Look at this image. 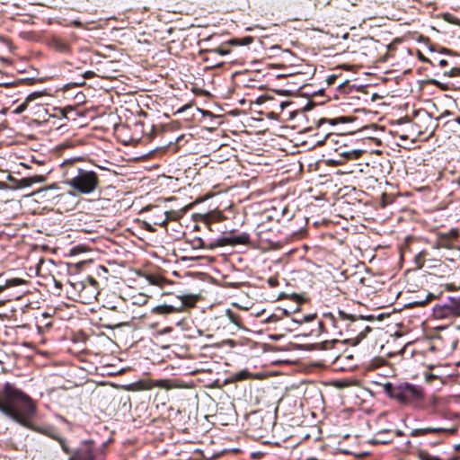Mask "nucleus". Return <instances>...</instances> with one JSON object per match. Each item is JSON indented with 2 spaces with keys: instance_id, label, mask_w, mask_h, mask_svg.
I'll list each match as a JSON object with an SVG mask.
<instances>
[{
  "instance_id": "18",
  "label": "nucleus",
  "mask_w": 460,
  "mask_h": 460,
  "mask_svg": "<svg viewBox=\"0 0 460 460\" xmlns=\"http://www.w3.org/2000/svg\"><path fill=\"white\" fill-rule=\"evenodd\" d=\"M429 251L426 249H423L420 251L418 253H416L412 259H411V264L412 266L407 270V272L411 270H418L424 267L426 264V260H428V257L429 256Z\"/></svg>"
},
{
  "instance_id": "53",
  "label": "nucleus",
  "mask_w": 460,
  "mask_h": 460,
  "mask_svg": "<svg viewBox=\"0 0 460 460\" xmlns=\"http://www.w3.org/2000/svg\"><path fill=\"white\" fill-rule=\"evenodd\" d=\"M101 269H102V270H104V271H107V269H106L105 267H103V266H102V267H101Z\"/></svg>"
},
{
  "instance_id": "41",
  "label": "nucleus",
  "mask_w": 460,
  "mask_h": 460,
  "mask_svg": "<svg viewBox=\"0 0 460 460\" xmlns=\"http://www.w3.org/2000/svg\"><path fill=\"white\" fill-rule=\"evenodd\" d=\"M411 250L409 248V246H406V247H403L401 249V260H404L405 257L407 256V253L410 252Z\"/></svg>"
},
{
  "instance_id": "25",
  "label": "nucleus",
  "mask_w": 460,
  "mask_h": 460,
  "mask_svg": "<svg viewBox=\"0 0 460 460\" xmlns=\"http://www.w3.org/2000/svg\"><path fill=\"white\" fill-rule=\"evenodd\" d=\"M436 297V294L431 292H426L423 296H417L416 299L412 301V304L416 305H424Z\"/></svg>"
},
{
  "instance_id": "20",
  "label": "nucleus",
  "mask_w": 460,
  "mask_h": 460,
  "mask_svg": "<svg viewBox=\"0 0 460 460\" xmlns=\"http://www.w3.org/2000/svg\"><path fill=\"white\" fill-rule=\"evenodd\" d=\"M448 313L460 316V296H447V301L442 304Z\"/></svg>"
},
{
  "instance_id": "13",
  "label": "nucleus",
  "mask_w": 460,
  "mask_h": 460,
  "mask_svg": "<svg viewBox=\"0 0 460 460\" xmlns=\"http://www.w3.org/2000/svg\"><path fill=\"white\" fill-rule=\"evenodd\" d=\"M288 319L286 317L280 318L276 314H271L266 318H261V323L268 325L267 330L279 331V336H283L284 332L288 329L286 327Z\"/></svg>"
},
{
  "instance_id": "4",
  "label": "nucleus",
  "mask_w": 460,
  "mask_h": 460,
  "mask_svg": "<svg viewBox=\"0 0 460 460\" xmlns=\"http://www.w3.org/2000/svg\"><path fill=\"white\" fill-rule=\"evenodd\" d=\"M57 439L66 454H72L68 460H105L103 447L96 445L93 440L83 441L75 452L72 451L69 442L62 437L49 434Z\"/></svg>"
},
{
  "instance_id": "49",
  "label": "nucleus",
  "mask_w": 460,
  "mask_h": 460,
  "mask_svg": "<svg viewBox=\"0 0 460 460\" xmlns=\"http://www.w3.org/2000/svg\"><path fill=\"white\" fill-rule=\"evenodd\" d=\"M455 121L460 125V116L455 119Z\"/></svg>"
},
{
  "instance_id": "38",
  "label": "nucleus",
  "mask_w": 460,
  "mask_h": 460,
  "mask_svg": "<svg viewBox=\"0 0 460 460\" xmlns=\"http://www.w3.org/2000/svg\"><path fill=\"white\" fill-rule=\"evenodd\" d=\"M432 61L434 62V65H432L433 66L438 65L440 67H446L448 65L446 59L440 58L438 57H435Z\"/></svg>"
},
{
  "instance_id": "10",
  "label": "nucleus",
  "mask_w": 460,
  "mask_h": 460,
  "mask_svg": "<svg viewBox=\"0 0 460 460\" xmlns=\"http://www.w3.org/2000/svg\"><path fill=\"white\" fill-rule=\"evenodd\" d=\"M459 236L460 234L457 228H451L446 233L439 232L437 234L433 248L437 250L442 248L447 250L454 249V243L458 240Z\"/></svg>"
},
{
  "instance_id": "7",
  "label": "nucleus",
  "mask_w": 460,
  "mask_h": 460,
  "mask_svg": "<svg viewBox=\"0 0 460 460\" xmlns=\"http://www.w3.org/2000/svg\"><path fill=\"white\" fill-rule=\"evenodd\" d=\"M169 300L164 305L167 312H181L185 308L193 307L201 298L199 295L194 294H179L169 295Z\"/></svg>"
},
{
  "instance_id": "52",
  "label": "nucleus",
  "mask_w": 460,
  "mask_h": 460,
  "mask_svg": "<svg viewBox=\"0 0 460 460\" xmlns=\"http://www.w3.org/2000/svg\"><path fill=\"white\" fill-rule=\"evenodd\" d=\"M146 229H147L148 231H154V229H153V228H151L150 226H147V227H146Z\"/></svg>"
},
{
  "instance_id": "3",
  "label": "nucleus",
  "mask_w": 460,
  "mask_h": 460,
  "mask_svg": "<svg viewBox=\"0 0 460 460\" xmlns=\"http://www.w3.org/2000/svg\"><path fill=\"white\" fill-rule=\"evenodd\" d=\"M385 391L390 398L402 405L416 407L424 400V390L422 387L409 383H401L399 385L387 383L385 385Z\"/></svg>"
},
{
  "instance_id": "50",
  "label": "nucleus",
  "mask_w": 460,
  "mask_h": 460,
  "mask_svg": "<svg viewBox=\"0 0 460 460\" xmlns=\"http://www.w3.org/2000/svg\"><path fill=\"white\" fill-rule=\"evenodd\" d=\"M446 288H456V287H455V286H453V285H447V287H446Z\"/></svg>"
},
{
  "instance_id": "16",
  "label": "nucleus",
  "mask_w": 460,
  "mask_h": 460,
  "mask_svg": "<svg viewBox=\"0 0 460 460\" xmlns=\"http://www.w3.org/2000/svg\"><path fill=\"white\" fill-rule=\"evenodd\" d=\"M42 94L38 92H34L31 94H29L23 102L19 104L13 111L15 114H21L27 110H33L35 106H38L39 104L33 105L32 102L39 97H40Z\"/></svg>"
},
{
  "instance_id": "34",
  "label": "nucleus",
  "mask_w": 460,
  "mask_h": 460,
  "mask_svg": "<svg viewBox=\"0 0 460 460\" xmlns=\"http://www.w3.org/2000/svg\"><path fill=\"white\" fill-rule=\"evenodd\" d=\"M444 75L450 77L460 76V67H452L450 70L445 71Z\"/></svg>"
},
{
  "instance_id": "27",
  "label": "nucleus",
  "mask_w": 460,
  "mask_h": 460,
  "mask_svg": "<svg viewBox=\"0 0 460 460\" xmlns=\"http://www.w3.org/2000/svg\"><path fill=\"white\" fill-rule=\"evenodd\" d=\"M30 283L21 278H13L6 280L5 286H1L0 288H11L14 286L20 285H29Z\"/></svg>"
},
{
  "instance_id": "42",
  "label": "nucleus",
  "mask_w": 460,
  "mask_h": 460,
  "mask_svg": "<svg viewBox=\"0 0 460 460\" xmlns=\"http://www.w3.org/2000/svg\"><path fill=\"white\" fill-rule=\"evenodd\" d=\"M268 283L270 286L271 287H275V286H279V280H278V278L277 277H270L268 280Z\"/></svg>"
},
{
  "instance_id": "55",
  "label": "nucleus",
  "mask_w": 460,
  "mask_h": 460,
  "mask_svg": "<svg viewBox=\"0 0 460 460\" xmlns=\"http://www.w3.org/2000/svg\"><path fill=\"white\" fill-rule=\"evenodd\" d=\"M56 288H61V285L56 284Z\"/></svg>"
},
{
  "instance_id": "35",
  "label": "nucleus",
  "mask_w": 460,
  "mask_h": 460,
  "mask_svg": "<svg viewBox=\"0 0 460 460\" xmlns=\"http://www.w3.org/2000/svg\"><path fill=\"white\" fill-rule=\"evenodd\" d=\"M339 79H341V75H328L326 77L327 85L328 86L334 85Z\"/></svg>"
},
{
  "instance_id": "54",
  "label": "nucleus",
  "mask_w": 460,
  "mask_h": 460,
  "mask_svg": "<svg viewBox=\"0 0 460 460\" xmlns=\"http://www.w3.org/2000/svg\"><path fill=\"white\" fill-rule=\"evenodd\" d=\"M137 126H138V124H136V127H137ZM139 126H140L141 128H143V127H144V124H143V123H141V124H139Z\"/></svg>"
},
{
  "instance_id": "33",
  "label": "nucleus",
  "mask_w": 460,
  "mask_h": 460,
  "mask_svg": "<svg viewBox=\"0 0 460 460\" xmlns=\"http://www.w3.org/2000/svg\"><path fill=\"white\" fill-rule=\"evenodd\" d=\"M342 346V342L337 340L332 341H325L323 347L325 349H329L330 347L336 349L337 347Z\"/></svg>"
},
{
  "instance_id": "15",
  "label": "nucleus",
  "mask_w": 460,
  "mask_h": 460,
  "mask_svg": "<svg viewBox=\"0 0 460 460\" xmlns=\"http://www.w3.org/2000/svg\"><path fill=\"white\" fill-rule=\"evenodd\" d=\"M135 385L137 387L138 390H151L154 387H161L169 389V382L165 379H159V380H143L139 381L135 384Z\"/></svg>"
},
{
  "instance_id": "44",
  "label": "nucleus",
  "mask_w": 460,
  "mask_h": 460,
  "mask_svg": "<svg viewBox=\"0 0 460 460\" xmlns=\"http://www.w3.org/2000/svg\"><path fill=\"white\" fill-rule=\"evenodd\" d=\"M290 298L294 301H296V303H301L304 299L301 297V296L299 295H296V294H292L290 296Z\"/></svg>"
},
{
  "instance_id": "31",
  "label": "nucleus",
  "mask_w": 460,
  "mask_h": 460,
  "mask_svg": "<svg viewBox=\"0 0 460 460\" xmlns=\"http://www.w3.org/2000/svg\"><path fill=\"white\" fill-rule=\"evenodd\" d=\"M159 132H162V129L156 128L155 125L150 126V131L146 133L148 140L153 139Z\"/></svg>"
},
{
  "instance_id": "43",
  "label": "nucleus",
  "mask_w": 460,
  "mask_h": 460,
  "mask_svg": "<svg viewBox=\"0 0 460 460\" xmlns=\"http://www.w3.org/2000/svg\"><path fill=\"white\" fill-rule=\"evenodd\" d=\"M217 38H219V35H211L206 39H203L202 42L210 43L211 41H213L214 40H216Z\"/></svg>"
},
{
  "instance_id": "14",
  "label": "nucleus",
  "mask_w": 460,
  "mask_h": 460,
  "mask_svg": "<svg viewBox=\"0 0 460 460\" xmlns=\"http://www.w3.org/2000/svg\"><path fill=\"white\" fill-rule=\"evenodd\" d=\"M48 46L52 50L61 54H70L72 50L68 41L57 35H54L48 40Z\"/></svg>"
},
{
  "instance_id": "47",
  "label": "nucleus",
  "mask_w": 460,
  "mask_h": 460,
  "mask_svg": "<svg viewBox=\"0 0 460 460\" xmlns=\"http://www.w3.org/2000/svg\"><path fill=\"white\" fill-rule=\"evenodd\" d=\"M441 53H446V54L452 55V54H453V51H452V50H450V49H447L443 48V49H442V50H441Z\"/></svg>"
},
{
  "instance_id": "51",
  "label": "nucleus",
  "mask_w": 460,
  "mask_h": 460,
  "mask_svg": "<svg viewBox=\"0 0 460 460\" xmlns=\"http://www.w3.org/2000/svg\"><path fill=\"white\" fill-rule=\"evenodd\" d=\"M283 296H284V295H283L282 293H281V294H279L277 299H279V298L283 297Z\"/></svg>"
},
{
  "instance_id": "29",
  "label": "nucleus",
  "mask_w": 460,
  "mask_h": 460,
  "mask_svg": "<svg viewBox=\"0 0 460 460\" xmlns=\"http://www.w3.org/2000/svg\"><path fill=\"white\" fill-rule=\"evenodd\" d=\"M426 263L427 268L429 270L438 269L443 265V262L440 259L429 258V256L428 257V260H426Z\"/></svg>"
},
{
  "instance_id": "36",
  "label": "nucleus",
  "mask_w": 460,
  "mask_h": 460,
  "mask_svg": "<svg viewBox=\"0 0 460 460\" xmlns=\"http://www.w3.org/2000/svg\"><path fill=\"white\" fill-rule=\"evenodd\" d=\"M419 457L420 460H439L438 457L432 456L426 451H420Z\"/></svg>"
},
{
  "instance_id": "39",
  "label": "nucleus",
  "mask_w": 460,
  "mask_h": 460,
  "mask_svg": "<svg viewBox=\"0 0 460 460\" xmlns=\"http://www.w3.org/2000/svg\"><path fill=\"white\" fill-rule=\"evenodd\" d=\"M349 87L348 82L344 80H341L339 82L337 88L341 93H347V88Z\"/></svg>"
},
{
  "instance_id": "11",
  "label": "nucleus",
  "mask_w": 460,
  "mask_h": 460,
  "mask_svg": "<svg viewBox=\"0 0 460 460\" xmlns=\"http://www.w3.org/2000/svg\"><path fill=\"white\" fill-rule=\"evenodd\" d=\"M251 243V237L248 233L243 232L237 234L235 230H232L227 235L221 237V243L219 244H225V246H235V245H249Z\"/></svg>"
},
{
  "instance_id": "2",
  "label": "nucleus",
  "mask_w": 460,
  "mask_h": 460,
  "mask_svg": "<svg viewBox=\"0 0 460 460\" xmlns=\"http://www.w3.org/2000/svg\"><path fill=\"white\" fill-rule=\"evenodd\" d=\"M65 183L77 194H91L100 186V178L96 172L77 166L74 161L62 164Z\"/></svg>"
},
{
  "instance_id": "19",
  "label": "nucleus",
  "mask_w": 460,
  "mask_h": 460,
  "mask_svg": "<svg viewBox=\"0 0 460 460\" xmlns=\"http://www.w3.org/2000/svg\"><path fill=\"white\" fill-rule=\"evenodd\" d=\"M172 211L157 210V214L152 215L150 220L154 225L159 226H165L169 220L173 219Z\"/></svg>"
},
{
  "instance_id": "21",
  "label": "nucleus",
  "mask_w": 460,
  "mask_h": 460,
  "mask_svg": "<svg viewBox=\"0 0 460 460\" xmlns=\"http://www.w3.org/2000/svg\"><path fill=\"white\" fill-rule=\"evenodd\" d=\"M102 296V292L100 289H96V291H82L80 292L79 303L92 304L95 300L100 301Z\"/></svg>"
},
{
  "instance_id": "1",
  "label": "nucleus",
  "mask_w": 460,
  "mask_h": 460,
  "mask_svg": "<svg viewBox=\"0 0 460 460\" xmlns=\"http://www.w3.org/2000/svg\"><path fill=\"white\" fill-rule=\"evenodd\" d=\"M0 411L22 425L29 427L35 414L36 405L22 390L6 383L0 398Z\"/></svg>"
},
{
  "instance_id": "17",
  "label": "nucleus",
  "mask_w": 460,
  "mask_h": 460,
  "mask_svg": "<svg viewBox=\"0 0 460 460\" xmlns=\"http://www.w3.org/2000/svg\"><path fill=\"white\" fill-rule=\"evenodd\" d=\"M226 218V216L220 210H212L202 215V222L207 225L210 231H213L211 228L213 223L222 222Z\"/></svg>"
},
{
  "instance_id": "8",
  "label": "nucleus",
  "mask_w": 460,
  "mask_h": 460,
  "mask_svg": "<svg viewBox=\"0 0 460 460\" xmlns=\"http://www.w3.org/2000/svg\"><path fill=\"white\" fill-rule=\"evenodd\" d=\"M252 42H253V37L252 36H245L243 38H233L229 40L221 42L217 47L210 45V47L203 50V52L208 55L219 54L221 56H225L230 53V47L247 46Z\"/></svg>"
},
{
  "instance_id": "48",
  "label": "nucleus",
  "mask_w": 460,
  "mask_h": 460,
  "mask_svg": "<svg viewBox=\"0 0 460 460\" xmlns=\"http://www.w3.org/2000/svg\"><path fill=\"white\" fill-rule=\"evenodd\" d=\"M89 282H90V284H91V285H93V286L97 285L96 280H95L93 277H90V278H89Z\"/></svg>"
},
{
  "instance_id": "22",
  "label": "nucleus",
  "mask_w": 460,
  "mask_h": 460,
  "mask_svg": "<svg viewBox=\"0 0 460 460\" xmlns=\"http://www.w3.org/2000/svg\"><path fill=\"white\" fill-rule=\"evenodd\" d=\"M101 291L102 292V296H101V298L102 296H104L110 298L107 301L103 300V306H105L107 308H110V309L117 308L118 305L113 300L114 298H117V293L115 292V290H112V289H102Z\"/></svg>"
},
{
  "instance_id": "12",
  "label": "nucleus",
  "mask_w": 460,
  "mask_h": 460,
  "mask_svg": "<svg viewBox=\"0 0 460 460\" xmlns=\"http://www.w3.org/2000/svg\"><path fill=\"white\" fill-rule=\"evenodd\" d=\"M123 294L119 295V299L128 301L132 305H144L148 300V296L139 292V289H124Z\"/></svg>"
},
{
  "instance_id": "9",
  "label": "nucleus",
  "mask_w": 460,
  "mask_h": 460,
  "mask_svg": "<svg viewBox=\"0 0 460 460\" xmlns=\"http://www.w3.org/2000/svg\"><path fill=\"white\" fill-rule=\"evenodd\" d=\"M348 121H349V119L347 117H340L337 119L322 118V119H318L316 121V128H317L318 132L315 135L317 136V135H320V133H322L323 135H324V138L323 140L318 139L316 141V144L318 146H322V145L325 144V142L330 139L332 141H333L332 137H334V135L331 131H329L328 128H325L326 125L334 126L340 122L345 123Z\"/></svg>"
},
{
  "instance_id": "37",
  "label": "nucleus",
  "mask_w": 460,
  "mask_h": 460,
  "mask_svg": "<svg viewBox=\"0 0 460 460\" xmlns=\"http://www.w3.org/2000/svg\"><path fill=\"white\" fill-rule=\"evenodd\" d=\"M192 244L194 248L205 249L206 242L202 238L198 237L192 241Z\"/></svg>"
},
{
  "instance_id": "45",
  "label": "nucleus",
  "mask_w": 460,
  "mask_h": 460,
  "mask_svg": "<svg viewBox=\"0 0 460 460\" xmlns=\"http://www.w3.org/2000/svg\"><path fill=\"white\" fill-rule=\"evenodd\" d=\"M0 43H4V44L7 45V44H9V40L4 36L0 35Z\"/></svg>"
},
{
  "instance_id": "23",
  "label": "nucleus",
  "mask_w": 460,
  "mask_h": 460,
  "mask_svg": "<svg viewBox=\"0 0 460 460\" xmlns=\"http://www.w3.org/2000/svg\"><path fill=\"white\" fill-rule=\"evenodd\" d=\"M446 431V429L443 428H422V429H415L411 432V437H420L426 436L431 433H440Z\"/></svg>"
},
{
  "instance_id": "24",
  "label": "nucleus",
  "mask_w": 460,
  "mask_h": 460,
  "mask_svg": "<svg viewBox=\"0 0 460 460\" xmlns=\"http://www.w3.org/2000/svg\"><path fill=\"white\" fill-rule=\"evenodd\" d=\"M46 180V177L44 175H33L22 178L21 180L22 186L23 187H30L33 185L34 183L43 182Z\"/></svg>"
},
{
  "instance_id": "28",
  "label": "nucleus",
  "mask_w": 460,
  "mask_h": 460,
  "mask_svg": "<svg viewBox=\"0 0 460 460\" xmlns=\"http://www.w3.org/2000/svg\"><path fill=\"white\" fill-rule=\"evenodd\" d=\"M146 279L150 285L163 286L164 279L159 275L149 274L146 276Z\"/></svg>"
},
{
  "instance_id": "5",
  "label": "nucleus",
  "mask_w": 460,
  "mask_h": 460,
  "mask_svg": "<svg viewBox=\"0 0 460 460\" xmlns=\"http://www.w3.org/2000/svg\"><path fill=\"white\" fill-rule=\"evenodd\" d=\"M338 328H345V341H351L353 345L359 343L366 334L371 332V328L365 324L363 318L346 314L339 311V318L335 321Z\"/></svg>"
},
{
  "instance_id": "30",
  "label": "nucleus",
  "mask_w": 460,
  "mask_h": 460,
  "mask_svg": "<svg viewBox=\"0 0 460 460\" xmlns=\"http://www.w3.org/2000/svg\"><path fill=\"white\" fill-rule=\"evenodd\" d=\"M329 359L333 360V362H340L343 358L352 359L353 356L349 354L341 355V354H336L335 352H330L328 355Z\"/></svg>"
},
{
  "instance_id": "26",
  "label": "nucleus",
  "mask_w": 460,
  "mask_h": 460,
  "mask_svg": "<svg viewBox=\"0 0 460 460\" xmlns=\"http://www.w3.org/2000/svg\"><path fill=\"white\" fill-rule=\"evenodd\" d=\"M82 291H96V289H66V296L75 302L80 301V292Z\"/></svg>"
},
{
  "instance_id": "6",
  "label": "nucleus",
  "mask_w": 460,
  "mask_h": 460,
  "mask_svg": "<svg viewBox=\"0 0 460 460\" xmlns=\"http://www.w3.org/2000/svg\"><path fill=\"white\" fill-rule=\"evenodd\" d=\"M412 124L419 136H431L438 126V119L425 110H420L414 113Z\"/></svg>"
},
{
  "instance_id": "46",
  "label": "nucleus",
  "mask_w": 460,
  "mask_h": 460,
  "mask_svg": "<svg viewBox=\"0 0 460 460\" xmlns=\"http://www.w3.org/2000/svg\"><path fill=\"white\" fill-rule=\"evenodd\" d=\"M289 103L288 102H281L279 106V109H280V111H282L284 110L285 107L288 106Z\"/></svg>"
},
{
  "instance_id": "40",
  "label": "nucleus",
  "mask_w": 460,
  "mask_h": 460,
  "mask_svg": "<svg viewBox=\"0 0 460 460\" xmlns=\"http://www.w3.org/2000/svg\"><path fill=\"white\" fill-rule=\"evenodd\" d=\"M418 58L422 61V62H426V63H429L430 65H434V62L426 58L420 51L418 52Z\"/></svg>"
},
{
  "instance_id": "32",
  "label": "nucleus",
  "mask_w": 460,
  "mask_h": 460,
  "mask_svg": "<svg viewBox=\"0 0 460 460\" xmlns=\"http://www.w3.org/2000/svg\"><path fill=\"white\" fill-rule=\"evenodd\" d=\"M221 243V237L215 240V241H212V242H209V243H206V246H205V249H208V250H213L217 247H223L225 246V244H219Z\"/></svg>"
}]
</instances>
